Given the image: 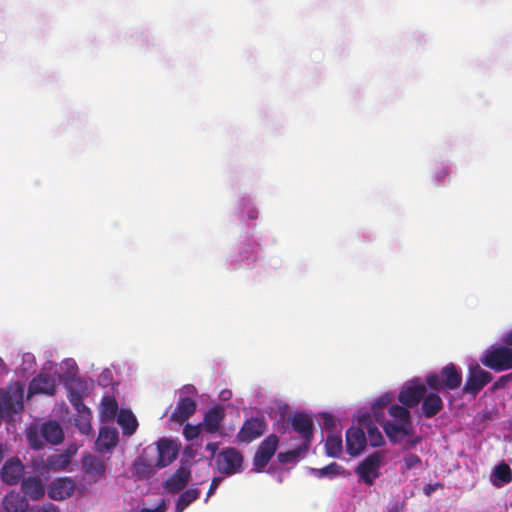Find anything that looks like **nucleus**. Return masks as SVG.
<instances>
[{
    "mask_svg": "<svg viewBox=\"0 0 512 512\" xmlns=\"http://www.w3.org/2000/svg\"><path fill=\"white\" fill-rule=\"evenodd\" d=\"M27 440L34 450H40L44 447V442L51 445H58L64 439V433L60 424L56 421H47L41 425L40 433L36 426H31L27 430Z\"/></svg>",
    "mask_w": 512,
    "mask_h": 512,
    "instance_id": "1",
    "label": "nucleus"
},
{
    "mask_svg": "<svg viewBox=\"0 0 512 512\" xmlns=\"http://www.w3.org/2000/svg\"><path fill=\"white\" fill-rule=\"evenodd\" d=\"M462 374L455 364L449 363L438 373L426 376V384L433 390H454L460 387Z\"/></svg>",
    "mask_w": 512,
    "mask_h": 512,
    "instance_id": "2",
    "label": "nucleus"
},
{
    "mask_svg": "<svg viewBox=\"0 0 512 512\" xmlns=\"http://www.w3.org/2000/svg\"><path fill=\"white\" fill-rule=\"evenodd\" d=\"M383 458V452L376 451L360 462L355 470L360 481L364 482L368 486H372L375 480L380 476L379 470Z\"/></svg>",
    "mask_w": 512,
    "mask_h": 512,
    "instance_id": "3",
    "label": "nucleus"
},
{
    "mask_svg": "<svg viewBox=\"0 0 512 512\" xmlns=\"http://www.w3.org/2000/svg\"><path fill=\"white\" fill-rule=\"evenodd\" d=\"M481 362L484 366L496 371L512 368V348L492 347L486 351Z\"/></svg>",
    "mask_w": 512,
    "mask_h": 512,
    "instance_id": "4",
    "label": "nucleus"
},
{
    "mask_svg": "<svg viewBox=\"0 0 512 512\" xmlns=\"http://www.w3.org/2000/svg\"><path fill=\"white\" fill-rule=\"evenodd\" d=\"M279 446V437L276 434L268 435L259 444L253 457V470L262 472L272 457L275 455Z\"/></svg>",
    "mask_w": 512,
    "mask_h": 512,
    "instance_id": "5",
    "label": "nucleus"
},
{
    "mask_svg": "<svg viewBox=\"0 0 512 512\" xmlns=\"http://www.w3.org/2000/svg\"><path fill=\"white\" fill-rule=\"evenodd\" d=\"M243 460V455L239 450L228 447L216 455V466L220 473L233 475L241 471Z\"/></svg>",
    "mask_w": 512,
    "mask_h": 512,
    "instance_id": "6",
    "label": "nucleus"
},
{
    "mask_svg": "<svg viewBox=\"0 0 512 512\" xmlns=\"http://www.w3.org/2000/svg\"><path fill=\"white\" fill-rule=\"evenodd\" d=\"M81 471L92 483H98L106 478L107 465L101 457L86 454L81 459Z\"/></svg>",
    "mask_w": 512,
    "mask_h": 512,
    "instance_id": "7",
    "label": "nucleus"
},
{
    "mask_svg": "<svg viewBox=\"0 0 512 512\" xmlns=\"http://www.w3.org/2000/svg\"><path fill=\"white\" fill-rule=\"evenodd\" d=\"M266 428L267 423L264 417H251L244 421L236 438L239 442L248 444L261 437Z\"/></svg>",
    "mask_w": 512,
    "mask_h": 512,
    "instance_id": "8",
    "label": "nucleus"
},
{
    "mask_svg": "<svg viewBox=\"0 0 512 512\" xmlns=\"http://www.w3.org/2000/svg\"><path fill=\"white\" fill-rule=\"evenodd\" d=\"M491 374L483 370L478 364L470 366L463 392L466 394H478L490 381Z\"/></svg>",
    "mask_w": 512,
    "mask_h": 512,
    "instance_id": "9",
    "label": "nucleus"
},
{
    "mask_svg": "<svg viewBox=\"0 0 512 512\" xmlns=\"http://www.w3.org/2000/svg\"><path fill=\"white\" fill-rule=\"evenodd\" d=\"M76 489L75 481L70 477L54 479L47 487L48 497L55 501H63L70 498Z\"/></svg>",
    "mask_w": 512,
    "mask_h": 512,
    "instance_id": "10",
    "label": "nucleus"
},
{
    "mask_svg": "<svg viewBox=\"0 0 512 512\" xmlns=\"http://www.w3.org/2000/svg\"><path fill=\"white\" fill-rule=\"evenodd\" d=\"M152 451L157 453V459L155 465L158 468H164L171 464L177 457V447L173 441L166 438H162L158 441L157 447L153 448Z\"/></svg>",
    "mask_w": 512,
    "mask_h": 512,
    "instance_id": "11",
    "label": "nucleus"
},
{
    "mask_svg": "<svg viewBox=\"0 0 512 512\" xmlns=\"http://www.w3.org/2000/svg\"><path fill=\"white\" fill-rule=\"evenodd\" d=\"M288 422L291 424L293 430L301 435L307 444L313 438V421L305 413H295L288 418Z\"/></svg>",
    "mask_w": 512,
    "mask_h": 512,
    "instance_id": "12",
    "label": "nucleus"
},
{
    "mask_svg": "<svg viewBox=\"0 0 512 512\" xmlns=\"http://www.w3.org/2000/svg\"><path fill=\"white\" fill-rule=\"evenodd\" d=\"M191 479V471L188 466H180L168 479L165 480L164 488L172 494L182 491Z\"/></svg>",
    "mask_w": 512,
    "mask_h": 512,
    "instance_id": "13",
    "label": "nucleus"
},
{
    "mask_svg": "<svg viewBox=\"0 0 512 512\" xmlns=\"http://www.w3.org/2000/svg\"><path fill=\"white\" fill-rule=\"evenodd\" d=\"M366 444L367 438L362 428L351 427L346 431V449L349 455H359L364 450Z\"/></svg>",
    "mask_w": 512,
    "mask_h": 512,
    "instance_id": "14",
    "label": "nucleus"
},
{
    "mask_svg": "<svg viewBox=\"0 0 512 512\" xmlns=\"http://www.w3.org/2000/svg\"><path fill=\"white\" fill-rule=\"evenodd\" d=\"M383 427L387 437L393 443L401 442L406 436L413 434L412 423H395L386 421L385 419L379 422Z\"/></svg>",
    "mask_w": 512,
    "mask_h": 512,
    "instance_id": "15",
    "label": "nucleus"
},
{
    "mask_svg": "<svg viewBox=\"0 0 512 512\" xmlns=\"http://www.w3.org/2000/svg\"><path fill=\"white\" fill-rule=\"evenodd\" d=\"M24 473V465L18 458L8 459L1 469V479L8 485L19 483Z\"/></svg>",
    "mask_w": 512,
    "mask_h": 512,
    "instance_id": "16",
    "label": "nucleus"
},
{
    "mask_svg": "<svg viewBox=\"0 0 512 512\" xmlns=\"http://www.w3.org/2000/svg\"><path fill=\"white\" fill-rule=\"evenodd\" d=\"M56 390V381L49 374H39L33 378L28 387V394L53 395Z\"/></svg>",
    "mask_w": 512,
    "mask_h": 512,
    "instance_id": "17",
    "label": "nucleus"
},
{
    "mask_svg": "<svg viewBox=\"0 0 512 512\" xmlns=\"http://www.w3.org/2000/svg\"><path fill=\"white\" fill-rule=\"evenodd\" d=\"M21 489L25 497L33 501L40 500L45 494L43 480L40 476H29L22 478Z\"/></svg>",
    "mask_w": 512,
    "mask_h": 512,
    "instance_id": "18",
    "label": "nucleus"
},
{
    "mask_svg": "<svg viewBox=\"0 0 512 512\" xmlns=\"http://www.w3.org/2000/svg\"><path fill=\"white\" fill-rule=\"evenodd\" d=\"M426 393L423 384H415L404 387L398 396V400L406 407L413 408L419 404Z\"/></svg>",
    "mask_w": 512,
    "mask_h": 512,
    "instance_id": "19",
    "label": "nucleus"
},
{
    "mask_svg": "<svg viewBox=\"0 0 512 512\" xmlns=\"http://www.w3.org/2000/svg\"><path fill=\"white\" fill-rule=\"evenodd\" d=\"M197 404L190 397H182L176 404L170 420L177 424H183L196 411Z\"/></svg>",
    "mask_w": 512,
    "mask_h": 512,
    "instance_id": "20",
    "label": "nucleus"
},
{
    "mask_svg": "<svg viewBox=\"0 0 512 512\" xmlns=\"http://www.w3.org/2000/svg\"><path fill=\"white\" fill-rule=\"evenodd\" d=\"M224 417L225 411L221 406H214L210 408L205 413L203 421L200 423L203 431L209 434L217 432Z\"/></svg>",
    "mask_w": 512,
    "mask_h": 512,
    "instance_id": "21",
    "label": "nucleus"
},
{
    "mask_svg": "<svg viewBox=\"0 0 512 512\" xmlns=\"http://www.w3.org/2000/svg\"><path fill=\"white\" fill-rule=\"evenodd\" d=\"M118 441V432L115 428L102 427L96 440L97 450L101 453L108 452L118 444Z\"/></svg>",
    "mask_w": 512,
    "mask_h": 512,
    "instance_id": "22",
    "label": "nucleus"
},
{
    "mask_svg": "<svg viewBox=\"0 0 512 512\" xmlns=\"http://www.w3.org/2000/svg\"><path fill=\"white\" fill-rule=\"evenodd\" d=\"M443 408V401L436 393H429L422 398V413L426 418H432Z\"/></svg>",
    "mask_w": 512,
    "mask_h": 512,
    "instance_id": "23",
    "label": "nucleus"
},
{
    "mask_svg": "<svg viewBox=\"0 0 512 512\" xmlns=\"http://www.w3.org/2000/svg\"><path fill=\"white\" fill-rule=\"evenodd\" d=\"M3 505L7 512H26L28 501L25 496L19 493H9L3 499Z\"/></svg>",
    "mask_w": 512,
    "mask_h": 512,
    "instance_id": "24",
    "label": "nucleus"
},
{
    "mask_svg": "<svg viewBox=\"0 0 512 512\" xmlns=\"http://www.w3.org/2000/svg\"><path fill=\"white\" fill-rule=\"evenodd\" d=\"M117 422L122 427L123 434L127 436L134 434L138 427L137 419L130 410H120Z\"/></svg>",
    "mask_w": 512,
    "mask_h": 512,
    "instance_id": "25",
    "label": "nucleus"
},
{
    "mask_svg": "<svg viewBox=\"0 0 512 512\" xmlns=\"http://www.w3.org/2000/svg\"><path fill=\"white\" fill-rule=\"evenodd\" d=\"M359 424L367 429V441L372 447H379L384 443V438L375 426L370 425V416L363 415L359 419Z\"/></svg>",
    "mask_w": 512,
    "mask_h": 512,
    "instance_id": "26",
    "label": "nucleus"
},
{
    "mask_svg": "<svg viewBox=\"0 0 512 512\" xmlns=\"http://www.w3.org/2000/svg\"><path fill=\"white\" fill-rule=\"evenodd\" d=\"M492 484L496 487H502L512 480V473L510 466L506 463L497 465L490 477Z\"/></svg>",
    "mask_w": 512,
    "mask_h": 512,
    "instance_id": "27",
    "label": "nucleus"
},
{
    "mask_svg": "<svg viewBox=\"0 0 512 512\" xmlns=\"http://www.w3.org/2000/svg\"><path fill=\"white\" fill-rule=\"evenodd\" d=\"M71 463V454L62 452L50 455L46 460V466L53 471L65 470Z\"/></svg>",
    "mask_w": 512,
    "mask_h": 512,
    "instance_id": "28",
    "label": "nucleus"
},
{
    "mask_svg": "<svg viewBox=\"0 0 512 512\" xmlns=\"http://www.w3.org/2000/svg\"><path fill=\"white\" fill-rule=\"evenodd\" d=\"M311 472L317 478H334L336 476L345 475L346 470L340 464L332 462L323 468H312Z\"/></svg>",
    "mask_w": 512,
    "mask_h": 512,
    "instance_id": "29",
    "label": "nucleus"
},
{
    "mask_svg": "<svg viewBox=\"0 0 512 512\" xmlns=\"http://www.w3.org/2000/svg\"><path fill=\"white\" fill-rule=\"evenodd\" d=\"M200 496L198 488H189L182 492L176 502V512H183L191 503L197 500Z\"/></svg>",
    "mask_w": 512,
    "mask_h": 512,
    "instance_id": "30",
    "label": "nucleus"
},
{
    "mask_svg": "<svg viewBox=\"0 0 512 512\" xmlns=\"http://www.w3.org/2000/svg\"><path fill=\"white\" fill-rule=\"evenodd\" d=\"M326 454L329 457L337 458L342 453V438L337 434H329L325 442Z\"/></svg>",
    "mask_w": 512,
    "mask_h": 512,
    "instance_id": "31",
    "label": "nucleus"
},
{
    "mask_svg": "<svg viewBox=\"0 0 512 512\" xmlns=\"http://www.w3.org/2000/svg\"><path fill=\"white\" fill-rule=\"evenodd\" d=\"M155 463L147 462L144 456L138 457L134 463L135 473L140 478H148L154 474Z\"/></svg>",
    "mask_w": 512,
    "mask_h": 512,
    "instance_id": "32",
    "label": "nucleus"
},
{
    "mask_svg": "<svg viewBox=\"0 0 512 512\" xmlns=\"http://www.w3.org/2000/svg\"><path fill=\"white\" fill-rule=\"evenodd\" d=\"M118 403L112 396H105L101 401V414L106 419H113L117 415Z\"/></svg>",
    "mask_w": 512,
    "mask_h": 512,
    "instance_id": "33",
    "label": "nucleus"
},
{
    "mask_svg": "<svg viewBox=\"0 0 512 512\" xmlns=\"http://www.w3.org/2000/svg\"><path fill=\"white\" fill-rule=\"evenodd\" d=\"M408 407H403L399 405H391L388 409L389 415L393 417L398 423H412L410 412L407 409Z\"/></svg>",
    "mask_w": 512,
    "mask_h": 512,
    "instance_id": "34",
    "label": "nucleus"
},
{
    "mask_svg": "<svg viewBox=\"0 0 512 512\" xmlns=\"http://www.w3.org/2000/svg\"><path fill=\"white\" fill-rule=\"evenodd\" d=\"M308 449V445L304 444L302 446H299L293 450L287 451V452H280L277 455V459L280 463L286 464L295 461L297 458H299L303 453H305Z\"/></svg>",
    "mask_w": 512,
    "mask_h": 512,
    "instance_id": "35",
    "label": "nucleus"
},
{
    "mask_svg": "<svg viewBox=\"0 0 512 512\" xmlns=\"http://www.w3.org/2000/svg\"><path fill=\"white\" fill-rule=\"evenodd\" d=\"M392 398L389 395H384L378 398L372 406V413L377 422H381L384 419V414L382 410L387 407Z\"/></svg>",
    "mask_w": 512,
    "mask_h": 512,
    "instance_id": "36",
    "label": "nucleus"
},
{
    "mask_svg": "<svg viewBox=\"0 0 512 512\" xmlns=\"http://www.w3.org/2000/svg\"><path fill=\"white\" fill-rule=\"evenodd\" d=\"M422 465L421 458L414 453H407L403 457V464L401 466V473L404 474L406 471L420 468Z\"/></svg>",
    "mask_w": 512,
    "mask_h": 512,
    "instance_id": "37",
    "label": "nucleus"
},
{
    "mask_svg": "<svg viewBox=\"0 0 512 512\" xmlns=\"http://www.w3.org/2000/svg\"><path fill=\"white\" fill-rule=\"evenodd\" d=\"M74 384H77V386H79V387L82 386V383L80 381H75V380H72L69 385L68 399L73 407L79 406L80 402L83 401L82 392L80 391L79 388H74L73 387Z\"/></svg>",
    "mask_w": 512,
    "mask_h": 512,
    "instance_id": "38",
    "label": "nucleus"
},
{
    "mask_svg": "<svg viewBox=\"0 0 512 512\" xmlns=\"http://www.w3.org/2000/svg\"><path fill=\"white\" fill-rule=\"evenodd\" d=\"M90 419H91V414L77 415V417L75 418V426L78 427V429L80 430V432L82 434H89L91 432L92 427H91Z\"/></svg>",
    "mask_w": 512,
    "mask_h": 512,
    "instance_id": "39",
    "label": "nucleus"
},
{
    "mask_svg": "<svg viewBox=\"0 0 512 512\" xmlns=\"http://www.w3.org/2000/svg\"><path fill=\"white\" fill-rule=\"evenodd\" d=\"M202 430L203 428L200 423L198 425L186 424L183 429V435L188 441H192L200 435Z\"/></svg>",
    "mask_w": 512,
    "mask_h": 512,
    "instance_id": "40",
    "label": "nucleus"
},
{
    "mask_svg": "<svg viewBox=\"0 0 512 512\" xmlns=\"http://www.w3.org/2000/svg\"><path fill=\"white\" fill-rule=\"evenodd\" d=\"M323 420V429H325L330 434H334L337 430V420L330 413H322L321 415Z\"/></svg>",
    "mask_w": 512,
    "mask_h": 512,
    "instance_id": "41",
    "label": "nucleus"
},
{
    "mask_svg": "<svg viewBox=\"0 0 512 512\" xmlns=\"http://www.w3.org/2000/svg\"><path fill=\"white\" fill-rule=\"evenodd\" d=\"M221 481H222L221 477H214L212 479L210 487H209L208 492H207L206 500L215 493V491L218 488V486L220 485Z\"/></svg>",
    "mask_w": 512,
    "mask_h": 512,
    "instance_id": "42",
    "label": "nucleus"
},
{
    "mask_svg": "<svg viewBox=\"0 0 512 512\" xmlns=\"http://www.w3.org/2000/svg\"><path fill=\"white\" fill-rule=\"evenodd\" d=\"M449 177V170L448 168H441L436 174L435 179L438 182V184L442 183L446 178Z\"/></svg>",
    "mask_w": 512,
    "mask_h": 512,
    "instance_id": "43",
    "label": "nucleus"
},
{
    "mask_svg": "<svg viewBox=\"0 0 512 512\" xmlns=\"http://www.w3.org/2000/svg\"><path fill=\"white\" fill-rule=\"evenodd\" d=\"M75 410L77 411V415H82V414H91V411L90 409L82 402H80V405L79 406H74Z\"/></svg>",
    "mask_w": 512,
    "mask_h": 512,
    "instance_id": "44",
    "label": "nucleus"
},
{
    "mask_svg": "<svg viewBox=\"0 0 512 512\" xmlns=\"http://www.w3.org/2000/svg\"><path fill=\"white\" fill-rule=\"evenodd\" d=\"M165 511H166V506H165V503L162 502L155 509L143 508L139 512H165Z\"/></svg>",
    "mask_w": 512,
    "mask_h": 512,
    "instance_id": "45",
    "label": "nucleus"
},
{
    "mask_svg": "<svg viewBox=\"0 0 512 512\" xmlns=\"http://www.w3.org/2000/svg\"><path fill=\"white\" fill-rule=\"evenodd\" d=\"M421 441V437H416L415 439H409L406 441L405 445H404V449H411L413 447H415L418 443H420Z\"/></svg>",
    "mask_w": 512,
    "mask_h": 512,
    "instance_id": "46",
    "label": "nucleus"
},
{
    "mask_svg": "<svg viewBox=\"0 0 512 512\" xmlns=\"http://www.w3.org/2000/svg\"><path fill=\"white\" fill-rule=\"evenodd\" d=\"M43 512H60V509L53 503H45L43 505Z\"/></svg>",
    "mask_w": 512,
    "mask_h": 512,
    "instance_id": "47",
    "label": "nucleus"
},
{
    "mask_svg": "<svg viewBox=\"0 0 512 512\" xmlns=\"http://www.w3.org/2000/svg\"><path fill=\"white\" fill-rule=\"evenodd\" d=\"M206 450L210 451L211 454L214 456L216 454V451L218 450V443H216V442L207 443Z\"/></svg>",
    "mask_w": 512,
    "mask_h": 512,
    "instance_id": "48",
    "label": "nucleus"
},
{
    "mask_svg": "<svg viewBox=\"0 0 512 512\" xmlns=\"http://www.w3.org/2000/svg\"><path fill=\"white\" fill-rule=\"evenodd\" d=\"M504 341L508 345H512V332H508V333L505 334Z\"/></svg>",
    "mask_w": 512,
    "mask_h": 512,
    "instance_id": "49",
    "label": "nucleus"
},
{
    "mask_svg": "<svg viewBox=\"0 0 512 512\" xmlns=\"http://www.w3.org/2000/svg\"><path fill=\"white\" fill-rule=\"evenodd\" d=\"M510 377H512V374H507L506 376H503V377L501 378V380L508 379V378H510Z\"/></svg>",
    "mask_w": 512,
    "mask_h": 512,
    "instance_id": "50",
    "label": "nucleus"
},
{
    "mask_svg": "<svg viewBox=\"0 0 512 512\" xmlns=\"http://www.w3.org/2000/svg\"><path fill=\"white\" fill-rule=\"evenodd\" d=\"M249 218L254 219V218H256V215H254V213H251V214L249 215Z\"/></svg>",
    "mask_w": 512,
    "mask_h": 512,
    "instance_id": "51",
    "label": "nucleus"
}]
</instances>
